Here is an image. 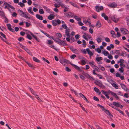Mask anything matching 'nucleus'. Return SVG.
<instances>
[{"instance_id":"c85d7f7f","label":"nucleus","mask_w":129,"mask_h":129,"mask_svg":"<svg viewBox=\"0 0 129 129\" xmlns=\"http://www.w3.org/2000/svg\"><path fill=\"white\" fill-rule=\"evenodd\" d=\"M52 24L54 26H55L57 25V24L55 20L52 21Z\"/></svg>"},{"instance_id":"49530a36","label":"nucleus","mask_w":129,"mask_h":129,"mask_svg":"<svg viewBox=\"0 0 129 129\" xmlns=\"http://www.w3.org/2000/svg\"><path fill=\"white\" fill-rule=\"evenodd\" d=\"M71 90L73 93H74L75 94L76 96H78V95H77L76 91L74 90L73 89H71Z\"/></svg>"},{"instance_id":"423d86ee","label":"nucleus","mask_w":129,"mask_h":129,"mask_svg":"<svg viewBox=\"0 0 129 129\" xmlns=\"http://www.w3.org/2000/svg\"><path fill=\"white\" fill-rule=\"evenodd\" d=\"M112 20L115 23H117L119 20V18L116 15H113L111 17Z\"/></svg>"},{"instance_id":"39448f33","label":"nucleus","mask_w":129,"mask_h":129,"mask_svg":"<svg viewBox=\"0 0 129 129\" xmlns=\"http://www.w3.org/2000/svg\"><path fill=\"white\" fill-rule=\"evenodd\" d=\"M3 5L5 6L4 7L5 9H7L8 10H9V8L13 10L15 9V8L13 6L7 2H5L4 3Z\"/></svg>"},{"instance_id":"680f3d73","label":"nucleus","mask_w":129,"mask_h":129,"mask_svg":"<svg viewBox=\"0 0 129 129\" xmlns=\"http://www.w3.org/2000/svg\"><path fill=\"white\" fill-rule=\"evenodd\" d=\"M96 75L99 77V79H102L103 78V76L102 75H101L98 74H96Z\"/></svg>"},{"instance_id":"20e7f679","label":"nucleus","mask_w":129,"mask_h":129,"mask_svg":"<svg viewBox=\"0 0 129 129\" xmlns=\"http://www.w3.org/2000/svg\"><path fill=\"white\" fill-rule=\"evenodd\" d=\"M55 42L60 45L65 46L67 45L64 41L61 40L59 39H57V41H55Z\"/></svg>"},{"instance_id":"bf43d9fd","label":"nucleus","mask_w":129,"mask_h":129,"mask_svg":"<svg viewBox=\"0 0 129 129\" xmlns=\"http://www.w3.org/2000/svg\"><path fill=\"white\" fill-rule=\"evenodd\" d=\"M60 62L64 66H65L66 65V64L64 62V61H63V60H61L60 61Z\"/></svg>"},{"instance_id":"72a5a7b5","label":"nucleus","mask_w":129,"mask_h":129,"mask_svg":"<svg viewBox=\"0 0 129 129\" xmlns=\"http://www.w3.org/2000/svg\"><path fill=\"white\" fill-rule=\"evenodd\" d=\"M95 50L99 53H100L101 51V49L99 48H97L96 49H95Z\"/></svg>"},{"instance_id":"13d9d810","label":"nucleus","mask_w":129,"mask_h":129,"mask_svg":"<svg viewBox=\"0 0 129 129\" xmlns=\"http://www.w3.org/2000/svg\"><path fill=\"white\" fill-rule=\"evenodd\" d=\"M94 91L97 93L99 92V89L95 87L94 88Z\"/></svg>"},{"instance_id":"8fccbe9b","label":"nucleus","mask_w":129,"mask_h":129,"mask_svg":"<svg viewBox=\"0 0 129 129\" xmlns=\"http://www.w3.org/2000/svg\"><path fill=\"white\" fill-rule=\"evenodd\" d=\"M55 20L56 21L57 24V23L58 25H59L60 24L61 22L60 20L59 19H57Z\"/></svg>"},{"instance_id":"412c9836","label":"nucleus","mask_w":129,"mask_h":129,"mask_svg":"<svg viewBox=\"0 0 129 129\" xmlns=\"http://www.w3.org/2000/svg\"><path fill=\"white\" fill-rule=\"evenodd\" d=\"M81 73L85 77H87V76H88V74L84 72V71H82H82H81Z\"/></svg>"},{"instance_id":"774afa93","label":"nucleus","mask_w":129,"mask_h":129,"mask_svg":"<svg viewBox=\"0 0 129 129\" xmlns=\"http://www.w3.org/2000/svg\"><path fill=\"white\" fill-rule=\"evenodd\" d=\"M26 37L29 40H31V39L32 38L31 36L29 34H27Z\"/></svg>"},{"instance_id":"c03bdc74","label":"nucleus","mask_w":129,"mask_h":129,"mask_svg":"<svg viewBox=\"0 0 129 129\" xmlns=\"http://www.w3.org/2000/svg\"><path fill=\"white\" fill-rule=\"evenodd\" d=\"M64 9L63 10V11L64 12H66L68 11L69 8L67 7L66 6H65V7L64 8Z\"/></svg>"},{"instance_id":"e2e57ef3","label":"nucleus","mask_w":129,"mask_h":129,"mask_svg":"<svg viewBox=\"0 0 129 129\" xmlns=\"http://www.w3.org/2000/svg\"><path fill=\"white\" fill-rule=\"evenodd\" d=\"M78 24L80 26H82L84 25V24L81 21L78 22Z\"/></svg>"},{"instance_id":"2eb2a0df","label":"nucleus","mask_w":129,"mask_h":129,"mask_svg":"<svg viewBox=\"0 0 129 129\" xmlns=\"http://www.w3.org/2000/svg\"><path fill=\"white\" fill-rule=\"evenodd\" d=\"M28 12L31 14L34 15L35 14L33 12L32 7H30L29 8L28 10Z\"/></svg>"},{"instance_id":"dca6fc26","label":"nucleus","mask_w":129,"mask_h":129,"mask_svg":"<svg viewBox=\"0 0 129 129\" xmlns=\"http://www.w3.org/2000/svg\"><path fill=\"white\" fill-rule=\"evenodd\" d=\"M54 15L52 14H50L49 16H48V18L50 20H52L54 18Z\"/></svg>"},{"instance_id":"7c9ffc66","label":"nucleus","mask_w":129,"mask_h":129,"mask_svg":"<svg viewBox=\"0 0 129 129\" xmlns=\"http://www.w3.org/2000/svg\"><path fill=\"white\" fill-rule=\"evenodd\" d=\"M112 86L115 88L116 89H117L118 88V85L115 83H113L112 85Z\"/></svg>"},{"instance_id":"69168bd1","label":"nucleus","mask_w":129,"mask_h":129,"mask_svg":"<svg viewBox=\"0 0 129 129\" xmlns=\"http://www.w3.org/2000/svg\"><path fill=\"white\" fill-rule=\"evenodd\" d=\"M87 77L88 79H90V80H91L92 79H93V77L90 76L88 74V76H87V77Z\"/></svg>"},{"instance_id":"393cba45","label":"nucleus","mask_w":129,"mask_h":129,"mask_svg":"<svg viewBox=\"0 0 129 129\" xmlns=\"http://www.w3.org/2000/svg\"><path fill=\"white\" fill-rule=\"evenodd\" d=\"M33 60L36 62H40V60L37 58L35 57H33Z\"/></svg>"},{"instance_id":"cd10ccee","label":"nucleus","mask_w":129,"mask_h":129,"mask_svg":"<svg viewBox=\"0 0 129 129\" xmlns=\"http://www.w3.org/2000/svg\"><path fill=\"white\" fill-rule=\"evenodd\" d=\"M102 39L100 37H98L96 38V40L98 43H100L101 42Z\"/></svg>"},{"instance_id":"a18cd8bd","label":"nucleus","mask_w":129,"mask_h":129,"mask_svg":"<svg viewBox=\"0 0 129 129\" xmlns=\"http://www.w3.org/2000/svg\"><path fill=\"white\" fill-rule=\"evenodd\" d=\"M83 45H84L83 47H86V42L85 40H83L82 41Z\"/></svg>"},{"instance_id":"f03ea898","label":"nucleus","mask_w":129,"mask_h":129,"mask_svg":"<svg viewBox=\"0 0 129 129\" xmlns=\"http://www.w3.org/2000/svg\"><path fill=\"white\" fill-rule=\"evenodd\" d=\"M18 14L21 16L25 18L26 19H30V18L28 15V14L27 12H24L21 10L19 9L17 10Z\"/></svg>"},{"instance_id":"4be33fe9","label":"nucleus","mask_w":129,"mask_h":129,"mask_svg":"<svg viewBox=\"0 0 129 129\" xmlns=\"http://www.w3.org/2000/svg\"><path fill=\"white\" fill-rule=\"evenodd\" d=\"M96 26L98 27H100L101 26V24L99 21H97L95 25Z\"/></svg>"},{"instance_id":"58836bf2","label":"nucleus","mask_w":129,"mask_h":129,"mask_svg":"<svg viewBox=\"0 0 129 129\" xmlns=\"http://www.w3.org/2000/svg\"><path fill=\"white\" fill-rule=\"evenodd\" d=\"M97 105L99 107H100V108L102 110H103V111L105 109L104 107L103 106L100 104H98Z\"/></svg>"},{"instance_id":"5fc2aeb1","label":"nucleus","mask_w":129,"mask_h":129,"mask_svg":"<svg viewBox=\"0 0 129 129\" xmlns=\"http://www.w3.org/2000/svg\"><path fill=\"white\" fill-rule=\"evenodd\" d=\"M70 13L71 14V12L69 13H67L65 14V15L67 16H69V17H72L73 16V15H72V16H71L70 15V14H69Z\"/></svg>"},{"instance_id":"e433bc0d","label":"nucleus","mask_w":129,"mask_h":129,"mask_svg":"<svg viewBox=\"0 0 129 129\" xmlns=\"http://www.w3.org/2000/svg\"><path fill=\"white\" fill-rule=\"evenodd\" d=\"M43 8L46 11L48 12H49V9L47 7L45 6H43Z\"/></svg>"},{"instance_id":"a878e982","label":"nucleus","mask_w":129,"mask_h":129,"mask_svg":"<svg viewBox=\"0 0 129 129\" xmlns=\"http://www.w3.org/2000/svg\"><path fill=\"white\" fill-rule=\"evenodd\" d=\"M94 62H89V64L90 66L93 68H94V67H96L95 65H94Z\"/></svg>"},{"instance_id":"9d476101","label":"nucleus","mask_w":129,"mask_h":129,"mask_svg":"<svg viewBox=\"0 0 129 129\" xmlns=\"http://www.w3.org/2000/svg\"><path fill=\"white\" fill-rule=\"evenodd\" d=\"M70 64L76 70H78V71L80 72L82 71V69L80 68L77 65L71 63H70Z\"/></svg>"},{"instance_id":"aec40b11","label":"nucleus","mask_w":129,"mask_h":129,"mask_svg":"<svg viewBox=\"0 0 129 129\" xmlns=\"http://www.w3.org/2000/svg\"><path fill=\"white\" fill-rule=\"evenodd\" d=\"M0 15L2 17H5L4 13V12L0 10Z\"/></svg>"},{"instance_id":"2f4dec72","label":"nucleus","mask_w":129,"mask_h":129,"mask_svg":"<svg viewBox=\"0 0 129 129\" xmlns=\"http://www.w3.org/2000/svg\"><path fill=\"white\" fill-rule=\"evenodd\" d=\"M120 85L121 86L122 88L124 90H125V89H126V87L125 85L122 84H120Z\"/></svg>"},{"instance_id":"79ce46f5","label":"nucleus","mask_w":129,"mask_h":129,"mask_svg":"<svg viewBox=\"0 0 129 129\" xmlns=\"http://www.w3.org/2000/svg\"><path fill=\"white\" fill-rule=\"evenodd\" d=\"M124 62V60L123 59H120V61H118L117 62L118 63H123Z\"/></svg>"},{"instance_id":"3c124183","label":"nucleus","mask_w":129,"mask_h":129,"mask_svg":"<svg viewBox=\"0 0 129 129\" xmlns=\"http://www.w3.org/2000/svg\"><path fill=\"white\" fill-rule=\"evenodd\" d=\"M76 57V55L75 54L72 55L71 56L70 58L72 59H74V58Z\"/></svg>"},{"instance_id":"052dcab7","label":"nucleus","mask_w":129,"mask_h":129,"mask_svg":"<svg viewBox=\"0 0 129 129\" xmlns=\"http://www.w3.org/2000/svg\"><path fill=\"white\" fill-rule=\"evenodd\" d=\"M105 40L107 42H109L110 41V40L109 38L106 37L105 38Z\"/></svg>"},{"instance_id":"a19ab883","label":"nucleus","mask_w":129,"mask_h":129,"mask_svg":"<svg viewBox=\"0 0 129 129\" xmlns=\"http://www.w3.org/2000/svg\"><path fill=\"white\" fill-rule=\"evenodd\" d=\"M18 4L20 5L21 7H23L25 6L24 4L21 2L18 3Z\"/></svg>"},{"instance_id":"603ef678","label":"nucleus","mask_w":129,"mask_h":129,"mask_svg":"<svg viewBox=\"0 0 129 129\" xmlns=\"http://www.w3.org/2000/svg\"><path fill=\"white\" fill-rule=\"evenodd\" d=\"M0 34L1 35V36L5 38V39H6V36L4 34H3L2 32H0Z\"/></svg>"},{"instance_id":"4c0bfd02","label":"nucleus","mask_w":129,"mask_h":129,"mask_svg":"<svg viewBox=\"0 0 129 129\" xmlns=\"http://www.w3.org/2000/svg\"><path fill=\"white\" fill-rule=\"evenodd\" d=\"M99 67L101 70L102 71H103L105 70V68L101 65H99Z\"/></svg>"},{"instance_id":"1a4fd4ad","label":"nucleus","mask_w":129,"mask_h":129,"mask_svg":"<svg viewBox=\"0 0 129 129\" xmlns=\"http://www.w3.org/2000/svg\"><path fill=\"white\" fill-rule=\"evenodd\" d=\"M103 60V58L101 57H98L95 58V61L98 63V64H101L102 63V62H101V61Z\"/></svg>"},{"instance_id":"473e14b6","label":"nucleus","mask_w":129,"mask_h":129,"mask_svg":"<svg viewBox=\"0 0 129 129\" xmlns=\"http://www.w3.org/2000/svg\"><path fill=\"white\" fill-rule=\"evenodd\" d=\"M78 58L82 60L83 59H86L85 58L83 57L81 55H79L78 56Z\"/></svg>"},{"instance_id":"6ab92c4d","label":"nucleus","mask_w":129,"mask_h":129,"mask_svg":"<svg viewBox=\"0 0 129 129\" xmlns=\"http://www.w3.org/2000/svg\"><path fill=\"white\" fill-rule=\"evenodd\" d=\"M102 53L104 55L106 56L109 55V53L108 51L106 50L103 51Z\"/></svg>"},{"instance_id":"37998d69","label":"nucleus","mask_w":129,"mask_h":129,"mask_svg":"<svg viewBox=\"0 0 129 129\" xmlns=\"http://www.w3.org/2000/svg\"><path fill=\"white\" fill-rule=\"evenodd\" d=\"M39 13L41 14H43L44 13V12L42 9H40L39 10Z\"/></svg>"},{"instance_id":"ddd939ff","label":"nucleus","mask_w":129,"mask_h":129,"mask_svg":"<svg viewBox=\"0 0 129 129\" xmlns=\"http://www.w3.org/2000/svg\"><path fill=\"white\" fill-rule=\"evenodd\" d=\"M70 30L69 29H68L66 30L65 31V35H66V36L67 37H70V34L69 33Z\"/></svg>"},{"instance_id":"864d4df0","label":"nucleus","mask_w":129,"mask_h":129,"mask_svg":"<svg viewBox=\"0 0 129 129\" xmlns=\"http://www.w3.org/2000/svg\"><path fill=\"white\" fill-rule=\"evenodd\" d=\"M77 95H78L77 96H80V97H85L84 95L81 93H77Z\"/></svg>"},{"instance_id":"09e8293b","label":"nucleus","mask_w":129,"mask_h":129,"mask_svg":"<svg viewBox=\"0 0 129 129\" xmlns=\"http://www.w3.org/2000/svg\"><path fill=\"white\" fill-rule=\"evenodd\" d=\"M24 50H25L26 52L29 53V54L30 55V54H31V52H30L29 51V50L27 49L26 48H24Z\"/></svg>"},{"instance_id":"de8ad7c7","label":"nucleus","mask_w":129,"mask_h":129,"mask_svg":"<svg viewBox=\"0 0 129 129\" xmlns=\"http://www.w3.org/2000/svg\"><path fill=\"white\" fill-rule=\"evenodd\" d=\"M119 71L121 73H123L124 71V69L123 67H121L119 69Z\"/></svg>"},{"instance_id":"6e6d98bb","label":"nucleus","mask_w":129,"mask_h":129,"mask_svg":"<svg viewBox=\"0 0 129 129\" xmlns=\"http://www.w3.org/2000/svg\"><path fill=\"white\" fill-rule=\"evenodd\" d=\"M104 111L107 115H108L110 113L109 111L106 109H105Z\"/></svg>"},{"instance_id":"338daca9","label":"nucleus","mask_w":129,"mask_h":129,"mask_svg":"<svg viewBox=\"0 0 129 129\" xmlns=\"http://www.w3.org/2000/svg\"><path fill=\"white\" fill-rule=\"evenodd\" d=\"M108 55V58L110 59H113V57L111 54H109V55Z\"/></svg>"},{"instance_id":"a211bd4d","label":"nucleus","mask_w":129,"mask_h":129,"mask_svg":"<svg viewBox=\"0 0 129 129\" xmlns=\"http://www.w3.org/2000/svg\"><path fill=\"white\" fill-rule=\"evenodd\" d=\"M119 55L121 56L124 57H125L127 55L126 53L125 52H122Z\"/></svg>"},{"instance_id":"5701e85b","label":"nucleus","mask_w":129,"mask_h":129,"mask_svg":"<svg viewBox=\"0 0 129 129\" xmlns=\"http://www.w3.org/2000/svg\"><path fill=\"white\" fill-rule=\"evenodd\" d=\"M74 17L76 20L77 21H78V22L81 21V18L78 17L76 16H74Z\"/></svg>"},{"instance_id":"0e129e2a","label":"nucleus","mask_w":129,"mask_h":129,"mask_svg":"<svg viewBox=\"0 0 129 129\" xmlns=\"http://www.w3.org/2000/svg\"><path fill=\"white\" fill-rule=\"evenodd\" d=\"M25 23L26 25V26L27 27H28L30 26V23H29L27 22H26Z\"/></svg>"},{"instance_id":"9b49d317","label":"nucleus","mask_w":129,"mask_h":129,"mask_svg":"<svg viewBox=\"0 0 129 129\" xmlns=\"http://www.w3.org/2000/svg\"><path fill=\"white\" fill-rule=\"evenodd\" d=\"M108 6L111 8H115L116 7L117 4L115 3H113L108 5Z\"/></svg>"},{"instance_id":"b1692460","label":"nucleus","mask_w":129,"mask_h":129,"mask_svg":"<svg viewBox=\"0 0 129 129\" xmlns=\"http://www.w3.org/2000/svg\"><path fill=\"white\" fill-rule=\"evenodd\" d=\"M29 89L30 91H31V92L35 96H38L36 93L34 92L33 89L31 88H30Z\"/></svg>"},{"instance_id":"0eeeda50","label":"nucleus","mask_w":129,"mask_h":129,"mask_svg":"<svg viewBox=\"0 0 129 129\" xmlns=\"http://www.w3.org/2000/svg\"><path fill=\"white\" fill-rule=\"evenodd\" d=\"M120 30L122 33L124 35L127 34L129 33L128 31L125 28H121L120 29Z\"/></svg>"},{"instance_id":"f8f14e48","label":"nucleus","mask_w":129,"mask_h":129,"mask_svg":"<svg viewBox=\"0 0 129 129\" xmlns=\"http://www.w3.org/2000/svg\"><path fill=\"white\" fill-rule=\"evenodd\" d=\"M71 50L72 52L74 53L77 54H78L79 53V51L76 49L72 48Z\"/></svg>"},{"instance_id":"6e6552de","label":"nucleus","mask_w":129,"mask_h":129,"mask_svg":"<svg viewBox=\"0 0 129 129\" xmlns=\"http://www.w3.org/2000/svg\"><path fill=\"white\" fill-rule=\"evenodd\" d=\"M96 11L98 12H100L102 10L103 8L102 6H96L95 7Z\"/></svg>"},{"instance_id":"7ed1b4c3","label":"nucleus","mask_w":129,"mask_h":129,"mask_svg":"<svg viewBox=\"0 0 129 129\" xmlns=\"http://www.w3.org/2000/svg\"><path fill=\"white\" fill-rule=\"evenodd\" d=\"M81 51L85 54H86L87 52L90 56H92L93 55V53L90 51L89 48H87L86 49H82L81 50Z\"/></svg>"},{"instance_id":"f704fd0d","label":"nucleus","mask_w":129,"mask_h":129,"mask_svg":"<svg viewBox=\"0 0 129 129\" xmlns=\"http://www.w3.org/2000/svg\"><path fill=\"white\" fill-rule=\"evenodd\" d=\"M69 3L71 4V5H72L73 6L78 8V6L77 5L75 4H74V3H73L72 2H69Z\"/></svg>"},{"instance_id":"f257e3e1","label":"nucleus","mask_w":129,"mask_h":129,"mask_svg":"<svg viewBox=\"0 0 129 129\" xmlns=\"http://www.w3.org/2000/svg\"><path fill=\"white\" fill-rule=\"evenodd\" d=\"M101 92L102 94L104 95L106 97H109L108 95L110 94L114 97H116L117 96L116 93L113 92L110 90H109L107 91H105L104 90H102L101 91Z\"/></svg>"},{"instance_id":"f3484780","label":"nucleus","mask_w":129,"mask_h":129,"mask_svg":"<svg viewBox=\"0 0 129 129\" xmlns=\"http://www.w3.org/2000/svg\"><path fill=\"white\" fill-rule=\"evenodd\" d=\"M113 104L116 107H119L120 106V104L118 102H113Z\"/></svg>"},{"instance_id":"ea45409f","label":"nucleus","mask_w":129,"mask_h":129,"mask_svg":"<svg viewBox=\"0 0 129 129\" xmlns=\"http://www.w3.org/2000/svg\"><path fill=\"white\" fill-rule=\"evenodd\" d=\"M62 27L66 29H68V27L65 24H63L62 25Z\"/></svg>"},{"instance_id":"4468645a","label":"nucleus","mask_w":129,"mask_h":129,"mask_svg":"<svg viewBox=\"0 0 129 129\" xmlns=\"http://www.w3.org/2000/svg\"><path fill=\"white\" fill-rule=\"evenodd\" d=\"M36 17L39 20H42L43 19V18L42 16L38 14H36Z\"/></svg>"},{"instance_id":"c9c22d12","label":"nucleus","mask_w":129,"mask_h":129,"mask_svg":"<svg viewBox=\"0 0 129 129\" xmlns=\"http://www.w3.org/2000/svg\"><path fill=\"white\" fill-rule=\"evenodd\" d=\"M125 19L126 20L127 24L129 26V16L126 17Z\"/></svg>"},{"instance_id":"c756f323","label":"nucleus","mask_w":129,"mask_h":129,"mask_svg":"<svg viewBox=\"0 0 129 129\" xmlns=\"http://www.w3.org/2000/svg\"><path fill=\"white\" fill-rule=\"evenodd\" d=\"M85 60L86 59H83L81 60V64L82 65H85L86 64V62L85 61Z\"/></svg>"},{"instance_id":"4d7b16f0","label":"nucleus","mask_w":129,"mask_h":129,"mask_svg":"<svg viewBox=\"0 0 129 129\" xmlns=\"http://www.w3.org/2000/svg\"><path fill=\"white\" fill-rule=\"evenodd\" d=\"M17 14L15 12L13 13V14H12V16L13 17H16L17 16Z\"/></svg>"},{"instance_id":"bb28decb","label":"nucleus","mask_w":129,"mask_h":129,"mask_svg":"<svg viewBox=\"0 0 129 129\" xmlns=\"http://www.w3.org/2000/svg\"><path fill=\"white\" fill-rule=\"evenodd\" d=\"M56 35L57 37L59 38H61L62 36V34L60 33H57L56 34Z\"/></svg>"}]
</instances>
